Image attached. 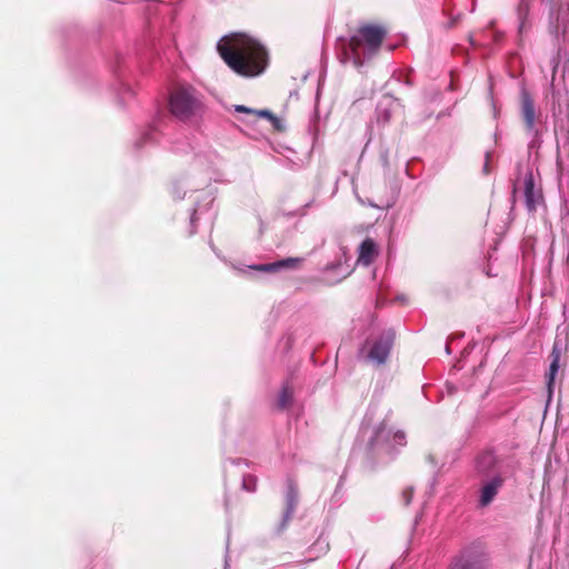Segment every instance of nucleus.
I'll return each mask as SVG.
<instances>
[{
	"label": "nucleus",
	"instance_id": "obj_1",
	"mask_svg": "<svg viewBox=\"0 0 569 569\" xmlns=\"http://www.w3.org/2000/svg\"><path fill=\"white\" fill-rule=\"evenodd\" d=\"M217 51L224 63L237 74L254 78L269 64V51L258 39L244 32H231L217 43Z\"/></svg>",
	"mask_w": 569,
	"mask_h": 569
},
{
	"label": "nucleus",
	"instance_id": "obj_2",
	"mask_svg": "<svg viewBox=\"0 0 569 569\" xmlns=\"http://www.w3.org/2000/svg\"><path fill=\"white\" fill-rule=\"evenodd\" d=\"M202 109V102L190 86L176 87L169 96V110L172 116L181 121H188Z\"/></svg>",
	"mask_w": 569,
	"mask_h": 569
},
{
	"label": "nucleus",
	"instance_id": "obj_3",
	"mask_svg": "<svg viewBox=\"0 0 569 569\" xmlns=\"http://www.w3.org/2000/svg\"><path fill=\"white\" fill-rule=\"evenodd\" d=\"M387 34L388 31L382 24L361 23L349 40V48L357 59H359L358 52L361 48H367L369 52L376 53Z\"/></svg>",
	"mask_w": 569,
	"mask_h": 569
},
{
	"label": "nucleus",
	"instance_id": "obj_4",
	"mask_svg": "<svg viewBox=\"0 0 569 569\" xmlns=\"http://www.w3.org/2000/svg\"><path fill=\"white\" fill-rule=\"evenodd\" d=\"M488 555L479 548L469 547L457 555L448 569H489Z\"/></svg>",
	"mask_w": 569,
	"mask_h": 569
},
{
	"label": "nucleus",
	"instance_id": "obj_5",
	"mask_svg": "<svg viewBox=\"0 0 569 569\" xmlns=\"http://www.w3.org/2000/svg\"><path fill=\"white\" fill-rule=\"evenodd\" d=\"M395 341V333L388 331L379 337L372 345L368 358L377 365H382L389 357L390 350Z\"/></svg>",
	"mask_w": 569,
	"mask_h": 569
},
{
	"label": "nucleus",
	"instance_id": "obj_6",
	"mask_svg": "<svg viewBox=\"0 0 569 569\" xmlns=\"http://www.w3.org/2000/svg\"><path fill=\"white\" fill-rule=\"evenodd\" d=\"M476 470L483 479H491L495 473H501L499 461L490 451L482 452L478 456L476 460Z\"/></svg>",
	"mask_w": 569,
	"mask_h": 569
},
{
	"label": "nucleus",
	"instance_id": "obj_7",
	"mask_svg": "<svg viewBox=\"0 0 569 569\" xmlns=\"http://www.w3.org/2000/svg\"><path fill=\"white\" fill-rule=\"evenodd\" d=\"M505 479L501 473H495L491 479H482L480 489L479 505L486 507L492 502L499 489L502 487Z\"/></svg>",
	"mask_w": 569,
	"mask_h": 569
},
{
	"label": "nucleus",
	"instance_id": "obj_8",
	"mask_svg": "<svg viewBox=\"0 0 569 569\" xmlns=\"http://www.w3.org/2000/svg\"><path fill=\"white\" fill-rule=\"evenodd\" d=\"M303 262V258H286L271 263H261L251 268L261 272H278L281 269H298Z\"/></svg>",
	"mask_w": 569,
	"mask_h": 569
},
{
	"label": "nucleus",
	"instance_id": "obj_9",
	"mask_svg": "<svg viewBox=\"0 0 569 569\" xmlns=\"http://www.w3.org/2000/svg\"><path fill=\"white\" fill-rule=\"evenodd\" d=\"M525 200L526 207L529 211H536L537 206L542 200V194L539 190L535 189L533 176L531 172H528L525 176Z\"/></svg>",
	"mask_w": 569,
	"mask_h": 569
},
{
	"label": "nucleus",
	"instance_id": "obj_10",
	"mask_svg": "<svg viewBox=\"0 0 569 569\" xmlns=\"http://www.w3.org/2000/svg\"><path fill=\"white\" fill-rule=\"evenodd\" d=\"M378 253L376 242L371 238H367L359 247L358 262L362 266H369L377 258Z\"/></svg>",
	"mask_w": 569,
	"mask_h": 569
},
{
	"label": "nucleus",
	"instance_id": "obj_11",
	"mask_svg": "<svg viewBox=\"0 0 569 569\" xmlns=\"http://www.w3.org/2000/svg\"><path fill=\"white\" fill-rule=\"evenodd\" d=\"M234 110L237 112H241V113L254 114L258 118H266L272 123L274 129H277L278 131H280L282 129L280 119L277 116H274L272 112H270L269 110H259L258 111V110H253V109L248 108L242 104L234 106Z\"/></svg>",
	"mask_w": 569,
	"mask_h": 569
},
{
	"label": "nucleus",
	"instance_id": "obj_12",
	"mask_svg": "<svg viewBox=\"0 0 569 569\" xmlns=\"http://www.w3.org/2000/svg\"><path fill=\"white\" fill-rule=\"evenodd\" d=\"M521 114L527 129L531 130L535 126V104L528 93H523L521 98Z\"/></svg>",
	"mask_w": 569,
	"mask_h": 569
},
{
	"label": "nucleus",
	"instance_id": "obj_13",
	"mask_svg": "<svg viewBox=\"0 0 569 569\" xmlns=\"http://www.w3.org/2000/svg\"><path fill=\"white\" fill-rule=\"evenodd\" d=\"M292 402L293 389L288 382H286L281 388L276 406L279 410H286L291 407Z\"/></svg>",
	"mask_w": 569,
	"mask_h": 569
},
{
	"label": "nucleus",
	"instance_id": "obj_14",
	"mask_svg": "<svg viewBox=\"0 0 569 569\" xmlns=\"http://www.w3.org/2000/svg\"><path fill=\"white\" fill-rule=\"evenodd\" d=\"M551 357H552V360L549 366V372L547 373V386H548L549 395L552 393V386L555 382V377L559 370L560 355L556 351H552Z\"/></svg>",
	"mask_w": 569,
	"mask_h": 569
}]
</instances>
